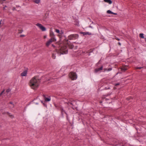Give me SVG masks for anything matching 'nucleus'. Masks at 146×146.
I'll return each instance as SVG.
<instances>
[{
	"mask_svg": "<svg viewBox=\"0 0 146 146\" xmlns=\"http://www.w3.org/2000/svg\"><path fill=\"white\" fill-rule=\"evenodd\" d=\"M142 67H137L136 68L137 69H141V68H142Z\"/></svg>",
	"mask_w": 146,
	"mask_h": 146,
	"instance_id": "nucleus-22",
	"label": "nucleus"
},
{
	"mask_svg": "<svg viewBox=\"0 0 146 146\" xmlns=\"http://www.w3.org/2000/svg\"><path fill=\"white\" fill-rule=\"evenodd\" d=\"M10 103H11V104H12V103H11V102Z\"/></svg>",
	"mask_w": 146,
	"mask_h": 146,
	"instance_id": "nucleus-36",
	"label": "nucleus"
},
{
	"mask_svg": "<svg viewBox=\"0 0 146 146\" xmlns=\"http://www.w3.org/2000/svg\"><path fill=\"white\" fill-rule=\"evenodd\" d=\"M27 74V71L25 70L23 71L21 74V75L22 76H26Z\"/></svg>",
	"mask_w": 146,
	"mask_h": 146,
	"instance_id": "nucleus-7",
	"label": "nucleus"
},
{
	"mask_svg": "<svg viewBox=\"0 0 146 146\" xmlns=\"http://www.w3.org/2000/svg\"><path fill=\"white\" fill-rule=\"evenodd\" d=\"M145 41L146 42V38H145Z\"/></svg>",
	"mask_w": 146,
	"mask_h": 146,
	"instance_id": "nucleus-32",
	"label": "nucleus"
},
{
	"mask_svg": "<svg viewBox=\"0 0 146 146\" xmlns=\"http://www.w3.org/2000/svg\"><path fill=\"white\" fill-rule=\"evenodd\" d=\"M119 83H117V84H115V86H117V85H119Z\"/></svg>",
	"mask_w": 146,
	"mask_h": 146,
	"instance_id": "nucleus-28",
	"label": "nucleus"
},
{
	"mask_svg": "<svg viewBox=\"0 0 146 146\" xmlns=\"http://www.w3.org/2000/svg\"><path fill=\"white\" fill-rule=\"evenodd\" d=\"M6 92H9V90H6Z\"/></svg>",
	"mask_w": 146,
	"mask_h": 146,
	"instance_id": "nucleus-31",
	"label": "nucleus"
},
{
	"mask_svg": "<svg viewBox=\"0 0 146 146\" xmlns=\"http://www.w3.org/2000/svg\"><path fill=\"white\" fill-rule=\"evenodd\" d=\"M78 35L76 34L70 35L68 37V39L70 40H75L78 38Z\"/></svg>",
	"mask_w": 146,
	"mask_h": 146,
	"instance_id": "nucleus-3",
	"label": "nucleus"
},
{
	"mask_svg": "<svg viewBox=\"0 0 146 146\" xmlns=\"http://www.w3.org/2000/svg\"><path fill=\"white\" fill-rule=\"evenodd\" d=\"M104 1L110 4H111L112 3V1L111 0H104Z\"/></svg>",
	"mask_w": 146,
	"mask_h": 146,
	"instance_id": "nucleus-11",
	"label": "nucleus"
},
{
	"mask_svg": "<svg viewBox=\"0 0 146 146\" xmlns=\"http://www.w3.org/2000/svg\"><path fill=\"white\" fill-rule=\"evenodd\" d=\"M118 43H119V44L120 45H121V43H120L119 42Z\"/></svg>",
	"mask_w": 146,
	"mask_h": 146,
	"instance_id": "nucleus-34",
	"label": "nucleus"
},
{
	"mask_svg": "<svg viewBox=\"0 0 146 146\" xmlns=\"http://www.w3.org/2000/svg\"><path fill=\"white\" fill-rule=\"evenodd\" d=\"M68 53V51L67 50L62 51V54H66Z\"/></svg>",
	"mask_w": 146,
	"mask_h": 146,
	"instance_id": "nucleus-13",
	"label": "nucleus"
},
{
	"mask_svg": "<svg viewBox=\"0 0 146 146\" xmlns=\"http://www.w3.org/2000/svg\"><path fill=\"white\" fill-rule=\"evenodd\" d=\"M2 1H5L6 0H1Z\"/></svg>",
	"mask_w": 146,
	"mask_h": 146,
	"instance_id": "nucleus-35",
	"label": "nucleus"
},
{
	"mask_svg": "<svg viewBox=\"0 0 146 146\" xmlns=\"http://www.w3.org/2000/svg\"><path fill=\"white\" fill-rule=\"evenodd\" d=\"M55 31L56 33H58V36L60 38H61L62 37L63 35L64 34V31L62 30L60 31L58 29H56L55 30Z\"/></svg>",
	"mask_w": 146,
	"mask_h": 146,
	"instance_id": "nucleus-5",
	"label": "nucleus"
},
{
	"mask_svg": "<svg viewBox=\"0 0 146 146\" xmlns=\"http://www.w3.org/2000/svg\"><path fill=\"white\" fill-rule=\"evenodd\" d=\"M61 50H63V48H62L61 49Z\"/></svg>",
	"mask_w": 146,
	"mask_h": 146,
	"instance_id": "nucleus-33",
	"label": "nucleus"
},
{
	"mask_svg": "<svg viewBox=\"0 0 146 146\" xmlns=\"http://www.w3.org/2000/svg\"><path fill=\"white\" fill-rule=\"evenodd\" d=\"M69 78L72 80H75L77 78V76L76 74L73 72H70L69 74Z\"/></svg>",
	"mask_w": 146,
	"mask_h": 146,
	"instance_id": "nucleus-2",
	"label": "nucleus"
},
{
	"mask_svg": "<svg viewBox=\"0 0 146 146\" xmlns=\"http://www.w3.org/2000/svg\"><path fill=\"white\" fill-rule=\"evenodd\" d=\"M7 113L9 115L11 116H13V117L12 115H11V114L10 113H9V112H7Z\"/></svg>",
	"mask_w": 146,
	"mask_h": 146,
	"instance_id": "nucleus-23",
	"label": "nucleus"
},
{
	"mask_svg": "<svg viewBox=\"0 0 146 146\" xmlns=\"http://www.w3.org/2000/svg\"><path fill=\"white\" fill-rule=\"evenodd\" d=\"M7 7V6H5V7H4L3 8V9L4 10L5 9V8L6 7Z\"/></svg>",
	"mask_w": 146,
	"mask_h": 146,
	"instance_id": "nucleus-24",
	"label": "nucleus"
},
{
	"mask_svg": "<svg viewBox=\"0 0 146 146\" xmlns=\"http://www.w3.org/2000/svg\"><path fill=\"white\" fill-rule=\"evenodd\" d=\"M116 39L118 40H120V39H119V38H116Z\"/></svg>",
	"mask_w": 146,
	"mask_h": 146,
	"instance_id": "nucleus-25",
	"label": "nucleus"
},
{
	"mask_svg": "<svg viewBox=\"0 0 146 146\" xmlns=\"http://www.w3.org/2000/svg\"><path fill=\"white\" fill-rule=\"evenodd\" d=\"M56 56L54 54H52V57L53 59H55L56 58Z\"/></svg>",
	"mask_w": 146,
	"mask_h": 146,
	"instance_id": "nucleus-18",
	"label": "nucleus"
},
{
	"mask_svg": "<svg viewBox=\"0 0 146 146\" xmlns=\"http://www.w3.org/2000/svg\"><path fill=\"white\" fill-rule=\"evenodd\" d=\"M56 40V38H51L46 42V45L47 47H48L52 42L55 41Z\"/></svg>",
	"mask_w": 146,
	"mask_h": 146,
	"instance_id": "nucleus-4",
	"label": "nucleus"
},
{
	"mask_svg": "<svg viewBox=\"0 0 146 146\" xmlns=\"http://www.w3.org/2000/svg\"><path fill=\"white\" fill-rule=\"evenodd\" d=\"M40 82V81L38 77L37 76H35L30 80L29 85L32 88L35 89L39 86Z\"/></svg>",
	"mask_w": 146,
	"mask_h": 146,
	"instance_id": "nucleus-1",
	"label": "nucleus"
},
{
	"mask_svg": "<svg viewBox=\"0 0 146 146\" xmlns=\"http://www.w3.org/2000/svg\"><path fill=\"white\" fill-rule=\"evenodd\" d=\"M49 35L51 38H55V36L53 32L52 31H50V32Z\"/></svg>",
	"mask_w": 146,
	"mask_h": 146,
	"instance_id": "nucleus-8",
	"label": "nucleus"
},
{
	"mask_svg": "<svg viewBox=\"0 0 146 146\" xmlns=\"http://www.w3.org/2000/svg\"><path fill=\"white\" fill-rule=\"evenodd\" d=\"M38 26L42 31H45L46 30V28L43 26L41 24L38 23L36 24Z\"/></svg>",
	"mask_w": 146,
	"mask_h": 146,
	"instance_id": "nucleus-6",
	"label": "nucleus"
},
{
	"mask_svg": "<svg viewBox=\"0 0 146 146\" xmlns=\"http://www.w3.org/2000/svg\"><path fill=\"white\" fill-rule=\"evenodd\" d=\"M5 91V90H3L2 92H1V93L0 94V96H1V95L3 93V92H4Z\"/></svg>",
	"mask_w": 146,
	"mask_h": 146,
	"instance_id": "nucleus-20",
	"label": "nucleus"
},
{
	"mask_svg": "<svg viewBox=\"0 0 146 146\" xmlns=\"http://www.w3.org/2000/svg\"><path fill=\"white\" fill-rule=\"evenodd\" d=\"M140 37L142 38H144V34L143 33H140L139 34Z\"/></svg>",
	"mask_w": 146,
	"mask_h": 146,
	"instance_id": "nucleus-14",
	"label": "nucleus"
},
{
	"mask_svg": "<svg viewBox=\"0 0 146 146\" xmlns=\"http://www.w3.org/2000/svg\"><path fill=\"white\" fill-rule=\"evenodd\" d=\"M112 70V68H110L108 69H104L105 71H110L111 70Z\"/></svg>",
	"mask_w": 146,
	"mask_h": 146,
	"instance_id": "nucleus-15",
	"label": "nucleus"
},
{
	"mask_svg": "<svg viewBox=\"0 0 146 146\" xmlns=\"http://www.w3.org/2000/svg\"><path fill=\"white\" fill-rule=\"evenodd\" d=\"M103 66H102L100 68H99V69L100 70H102L103 69Z\"/></svg>",
	"mask_w": 146,
	"mask_h": 146,
	"instance_id": "nucleus-21",
	"label": "nucleus"
},
{
	"mask_svg": "<svg viewBox=\"0 0 146 146\" xmlns=\"http://www.w3.org/2000/svg\"><path fill=\"white\" fill-rule=\"evenodd\" d=\"M52 46L54 47H55V46L53 44H52Z\"/></svg>",
	"mask_w": 146,
	"mask_h": 146,
	"instance_id": "nucleus-30",
	"label": "nucleus"
},
{
	"mask_svg": "<svg viewBox=\"0 0 146 146\" xmlns=\"http://www.w3.org/2000/svg\"><path fill=\"white\" fill-rule=\"evenodd\" d=\"M107 13H109V14H113V15H117V13H114L111 11L110 10H108L107 11Z\"/></svg>",
	"mask_w": 146,
	"mask_h": 146,
	"instance_id": "nucleus-10",
	"label": "nucleus"
},
{
	"mask_svg": "<svg viewBox=\"0 0 146 146\" xmlns=\"http://www.w3.org/2000/svg\"><path fill=\"white\" fill-rule=\"evenodd\" d=\"M121 70L122 71H125L127 69L125 68H121Z\"/></svg>",
	"mask_w": 146,
	"mask_h": 146,
	"instance_id": "nucleus-17",
	"label": "nucleus"
},
{
	"mask_svg": "<svg viewBox=\"0 0 146 146\" xmlns=\"http://www.w3.org/2000/svg\"><path fill=\"white\" fill-rule=\"evenodd\" d=\"M100 70L99 69V68H98L95 70V71L96 72H97Z\"/></svg>",
	"mask_w": 146,
	"mask_h": 146,
	"instance_id": "nucleus-19",
	"label": "nucleus"
},
{
	"mask_svg": "<svg viewBox=\"0 0 146 146\" xmlns=\"http://www.w3.org/2000/svg\"><path fill=\"white\" fill-rule=\"evenodd\" d=\"M40 0H34V2L36 4H38L40 3Z\"/></svg>",
	"mask_w": 146,
	"mask_h": 146,
	"instance_id": "nucleus-16",
	"label": "nucleus"
},
{
	"mask_svg": "<svg viewBox=\"0 0 146 146\" xmlns=\"http://www.w3.org/2000/svg\"><path fill=\"white\" fill-rule=\"evenodd\" d=\"M82 33L84 35H92L91 33L89 32H83Z\"/></svg>",
	"mask_w": 146,
	"mask_h": 146,
	"instance_id": "nucleus-12",
	"label": "nucleus"
},
{
	"mask_svg": "<svg viewBox=\"0 0 146 146\" xmlns=\"http://www.w3.org/2000/svg\"><path fill=\"white\" fill-rule=\"evenodd\" d=\"M44 98V100L45 102H48L50 101L51 100V98L50 97H49L48 98L46 97L44 95L43 96Z\"/></svg>",
	"mask_w": 146,
	"mask_h": 146,
	"instance_id": "nucleus-9",
	"label": "nucleus"
},
{
	"mask_svg": "<svg viewBox=\"0 0 146 146\" xmlns=\"http://www.w3.org/2000/svg\"><path fill=\"white\" fill-rule=\"evenodd\" d=\"M89 27L90 28H92V29H93V28L92 27V26H89Z\"/></svg>",
	"mask_w": 146,
	"mask_h": 146,
	"instance_id": "nucleus-27",
	"label": "nucleus"
},
{
	"mask_svg": "<svg viewBox=\"0 0 146 146\" xmlns=\"http://www.w3.org/2000/svg\"><path fill=\"white\" fill-rule=\"evenodd\" d=\"M21 36H22V37L24 36H25V35H21Z\"/></svg>",
	"mask_w": 146,
	"mask_h": 146,
	"instance_id": "nucleus-29",
	"label": "nucleus"
},
{
	"mask_svg": "<svg viewBox=\"0 0 146 146\" xmlns=\"http://www.w3.org/2000/svg\"><path fill=\"white\" fill-rule=\"evenodd\" d=\"M44 38H46L47 37V36L46 35H45V36H44Z\"/></svg>",
	"mask_w": 146,
	"mask_h": 146,
	"instance_id": "nucleus-26",
	"label": "nucleus"
}]
</instances>
